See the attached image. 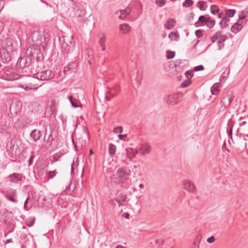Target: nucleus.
<instances>
[{"label": "nucleus", "instance_id": "nucleus-9", "mask_svg": "<svg viewBox=\"0 0 248 248\" xmlns=\"http://www.w3.org/2000/svg\"><path fill=\"white\" fill-rule=\"evenodd\" d=\"M6 198L14 203H17V200L16 199V191L14 189H10L6 191Z\"/></svg>", "mask_w": 248, "mask_h": 248}, {"label": "nucleus", "instance_id": "nucleus-7", "mask_svg": "<svg viewBox=\"0 0 248 248\" xmlns=\"http://www.w3.org/2000/svg\"><path fill=\"white\" fill-rule=\"evenodd\" d=\"M164 101L168 105L174 106L179 102V98L177 94H170L164 98Z\"/></svg>", "mask_w": 248, "mask_h": 248}, {"label": "nucleus", "instance_id": "nucleus-32", "mask_svg": "<svg viewBox=\"0 0 248 248\" xmlns=\"http://www.w3.org/2000/svg\"><path fill=\"white\" fill-rule=\"evenodd\" d=\"M222 34L221 31H217L211 38V41L213 43L216 42L217 40H218Z\"/></svg>", "mask_w": 248, "mask_h": 248}, {"label": "nucleus", "instance_id": "nucleus-56", "mask_svg": "<svg viewBox=\"0 0 248 248\" xmlns=\"http://www.w3.org/2000/svg\"><path fill=\"white\" fill-rule=\"evenodd\" d=\"M194 16V14L193 13H192V12L190 14V16L188 18V20L189 21H191V20H192L193 19Z\"/></svg>", "mask_w": 248, "mask_h": 248}, {"label": "nucleus", "instance_id": "nucleus-22", "mask_svg": "<svg viewBox=\"0 0 248 248\" xmlns=\"http://www.w3.org/2000/svg\"><path fill=\"white\" fill-rule=\"evenodd\" d=\"M39 51V49H36L34 47H31L27 49L26 54L31 57H34L35 54H38Z\"/></svg>", "mask_w": 248, "mask_h": 248}, {"label": "nucleus", "instance_id": "nucleus-37", "mask_svg": "<svg viewBox=\"0 0 248 248\" xmlns=\"http://www.w3.org/2000/svg\"><path fill=\"white\" fill-rule=\"evenodd\" d=\"M193 4L192 0H185L183 3L182 5L184 7H189Z\"/></svg>", "mask_w": 248, "mask_h": 248}, {"label": "nucleus", "instance_id": "nucleus-47", "mask_svg": "<svg viewBox=\"0 0 248 248\" xmlns=\"http://www.w3.org/2000/svg\"><path fill=\"white\" fill-rule=\"evenodd\" d=\"M68 99L70 101V102H71V104L72 105V106L75 108H77L78 107H79V106L78 105H77L76 103H74L73 101H72V99H73V97L72 96H68Z\"/></svg>", "mask_w": 248, "mask_h": 248}, {"label": "nucleus", "instance_id": "nucleus-42", "mask_svg": "<svg viewBox=\"0 0 248 248\" xmlns=\"http://www.w3.org/2000/svg\"><path fill=\"white\" fill-rule=\"evenodd\" d=\"M191 83V81L189 80H186L182 83L181 87L183 88H186L188 87Z\"/></svg>", "mask_w": 248, "mask_h": 248}, {"label": "nucleus", "instance_id": "nucleus-33", "mask_svg": "<svg viewBox=\"0 0 248 248\" xmlns=\"http://www.w3.org/2000/svg\"><path fill=\"white\" fill-rule=\"evenodd\" d=\"M116 146L110 143L109 144V154L111 155H114L116 152Z\"/></svg>", "mask_w": 248, "mask_h": 248}, {"label": "nucleus", "instance_id": "nucleus-14", "mask_svg": "<svg viewBox=\"0 0 248 248\" xmlns=\"http://www.w3.org/2000/svg\"><path fill=\"white\" fill-rule=\"evenodd\" d=\"M184 188L188 192H194L195 186L194 184L189 180H186L183 182Z\"/></svg>", "mask_w": 248, "mask_h": 248}, {"label": "nucleus", "instance_id": "nucleus-24", "mask_svg": "<svg viewBox=\"0 0 248 248\" xmlns=\"http://www.w3.org/2000/svg\"><path fill=\"white\" fill-rule=\"evenodd\" d=\"M119 29L121 31H123L124 33H126L130 31V27L128 24L124 23L120 25Z\"/></svg>", "mask_w": 248, "mask_h": 248}, {"label": "nucleus", "instance_id": "nucleus-36", "mask_svg": "<svg viewBox=\"0 0 248 248\" xmlns=\"http://www.w3.org/2000/svg\"><path fill=\"white\" fill-rule=\"evenodd\" d=\"M169 37L172 40L177 41L179 36L177 33L171 32L169 35Z\"/></svg>", "mask_w": 248, "mask_h": 248}, {"label": "nucleus", "instance_id": "nucleus-51", "mask_svg": "<svg viewBox=\"0 0 248 248\" xmlns=\"http://www.w3.org/2000/svg\"><path fill=\"white\" fill-rule=\"evenodd\" d=\"M106 94L111 97H114L116 95V93H114L111 90L107 91L106 92Z\"/></svg>", "mask_w": 248, "mask_h": 248}, {"label": "nucleus", "instance_id": "nucleus-23", "mask_svg": "<svg viewBox=\"0 0 248 248\" xmlns=\"http://www.w3.org/2000/svg\"><path fill=\"white\" fill-rule=\"evenodd\" d=\"M201 239L202 236L201 235H198L197 236L190 248H199V244Z\"/></svg>", "mask_w": 248, "mask_h": 248}, {"label": "nucleus", "instance_id": "nucleus-54", "mask_svg": "<svg viewBox=\"0 0 248 248\" xmlns=\"http://www.w3.org/2000/svg\"><path fill=\"white\" fill-rule=\"evenodd\" d=\"M29 199H30V197H29V196H28V198L25 200V202H24V208L26 210H28V209L27 208V204H28V200H29Z\"/></svg>", "mask_w": 248, "mask_h": 248}, {"label": "nucleus", "instance_id": "nucleus-26", "mask_svg": "<svg viewBox=\"0 0 248 248\" xmlns=\"http://www.w3.org/2000/svg\"><path fill=\"white\" fill-rule=\"evenodd\" d=\"M175 24V20L174 19L171 18L168 19L165 25V27L168 30L171 29Z\"/></svg>", "mask_w": 248, "mask_h": 248}, {"label": "nucleus", "instance_id": "nucleus-63", "mask_svg": "<svg viewBox=\"0 0 248 248\" xmlns=\"http://www.w3.org/2000/svg\"><path fill=\"white\" fill-rule=\"evenodd\" d=\"M224 14L223 13H220L218 15V17L219 18H222L223 16H224Z\"/></svg>", "mask_w": 248, "mask_h": 248}, {"label": "nucleus", "instance_id": "nucleus-38", "mask_svg": "<svg viewBox=\"0 0 248 248\" xmlns=\"http://www.w3.org/2000/svg\"><path fill=\"white\" fill-rule=\"evenodd\" d=\"M210 18L208 19V21L206 23V26L210 29L214 27L216 24V21L215 20H210Z\"/></svg>", "mask_w": 248, "mask_h": 248}, {"label": "nucleus", "instance_id": "nucleus-4", "mask_svg": "<svg viewBox=\"0 0 248 248\" xmlns=\"http://www.w3.org/2000/svg\"><path fill=\"white\" fill-rule=\"evenodd\" d=\"M2 78L8 81H14L20 78L19 75L14 69H6L2 75Z\"/></svg>", "mask_w": 248, "mask_h": 248}, {"label": "nucleus", "instance_id": "nucleus-35", "mask_svg": "<svg viewBox=\"0 0 248 248\" xmlns=\"http://www.w3.org/2000/svg\"><path fill=\"white\" fill-rule=\"evenodd\" d=\"M127 199V197L125 195H122L120 196H118L115 200L116 202L119 204H121L122 202H125Z\"/></svg>", "mask_w": 248, "mask_h": 248}, {"label": "nucleus", "instance_id": "nucleus-52", "mask_svg": "<svg viewBox=\"0 0 248 248\" xmlns=\"http://www.w3.org/2000/svg\"><path fill=\"white\" fill-rule=\"evenodd\" d=\"M215 240V238L214 236H211L207 238V241L209 243H213Z\"/></svg>", "mask_w": 248, "mask_h": 248}, {"label": "nucleus", "instance_id": "nucleus-61", "mask_svg": "<svg viewBox=\"0 0 248 248\" xmlns=\"http://www.w3.org/2000/svg\"><path fill=\"white\" fill-rule=\"evenodd\" d=\"M133 155L134 157L138 153V151L137 150H134L132 151Z\"/></svg>", "mask_w": 248, "mask_h": 248}, {"label": "nucleus", "instance_id": "nucleus-29", "mask_svg": "<svg viewBox=\"0 0 248 248\" xmlns=\"http://www.w3.org/2000/svg\"><path fill=\"white\" fill-rule=\"evenodd\" d=\"M197 6L201 10L204 11L207 7V5L206 2L204 1H200L197 3Z\"/></svg>", "mask_w": 248, "mask_h": 248}, {"label": "nucleus", "instance_id": "nucleus-10", "mask_svg": "<svg viewBox=\"0 0 248 248\" xmlns=\"http://www.w3.org/2000/svg\"><path fill=\"white\" fill-rule=\"evenodd\" d=\"M75 46V44L72 42H70V44L63 42L61 45V49L63 53L68 54L74 50Z\"/></svg>", "mask_w": 248, "mask_h": 248}, {"label": "nucleus", "instance_id": "nucleus-27", "mask_svg": "<svg viewBox=\"0 0 248 248\" xmlns=\"http://www.w3.org/2000/svg\"><path fill=\"white\" fill-rule=\"evenodd\" d=\"M227 39V37L226 35H222L220 37V38H219V39H218V41L217 42V45H218V49L219 50L221 49L222 48H223L224 47V45L222 43L224 42H225Z\"/></svg>", "mask_w": 248, "mask_h": 248}, {"label": "nucleus", "instance_id": "nucleus-6", "mask_svg": "<svg viewBox=\"0 0 248 248\" xmlns=\"http://www.w3.org/2000/svg\"><path fill=\"white\" fill-rule=\"evenodd\" d=\"M11 60V58L8 50L5 48H0V61L3 63H7Z\"/></svg>", "mask_w": 248, "mask_h": 248}, {"label": "nucleus", "instance_id": "nucleus-3", "mask_svg": "<svg viewBox=\"0 0 248 248\" xmlns=\"http://www.w3.org/2000/svg\"><path fill=\"white\" fill-rule=\"evenodd\" d=\"M54 74L50 70L44 69L41 72L38 71L35 75L36 78L41 80H48L52 78Z\"/></svg>", "mask_w": 248, "mask_h": 248}, {"label": "nucleus", "instance_id": "nucleus-40", "mask_svg": "<svg viewBox=\"0 0 248 248\" xmlns=\"http://www.w3.org/2000/svg\"><path fill=\"white\" fill-rule=\"evenodd\" d=\"M175 52L172 51H167V57L168 59H171L174 57L175 56Z\"/></svg>", "mask_w": 248, "mask_h": 248}, {"label": "nucleus", "instance_id": "nucleus-59", "mask_svg": "<svg viewBox=\"0 0 248 248\" xmlns=\"http://www.w3.org/2000/svg\"><path fill=\"white\" fill-rule=\"evenodd\" d=\"M33 223H34V219H33L32 221H31L30 222H27L26 224H27V225L29 227H31L33 225Z\"/></svg>", "mask_w": 248, "mask_h": 248}, {"label": "nucleus", "instance_id": "nucleus-58", "mask_svg": "<svg viewBox=\"0 0 248 248\" xmlns=\"http://www.w3.org/2000/svg\"><path fill=\"white\" fill-rule=\"evenodd\" d=\"M156 243L159 245H162L164 243V241L162 239H157L156 240Z\"/></svg>", "mask_w": 248, "mask_h": 248}, {"label": "nucleus", "instance_id": "nucleus-43", "mask_svg": "<svg viewBox=\"0 0 248 248\" xmlns=\"http://www.w3.org/2000/svg\"><path fill=\"white\" fill-rule=\"evenodd\" d=\"M156 4L162 7L166 3V0H155Z\"/></svg>", "mask_w": 248, "mask_h": 248}, {"label": "nucleus", "instance_id": "nucleus-5", "mask_svg": "<svg viewBox=\"0 0 248 248\" xmlns=\"http://www.w3.org/2000/svg\"><path fill=\"white\" fill-rule=\"evenodd\" d=\"M31 59L30 57L23 56L20 57L17 62L16 67L19 68H23L30 65Z\"/></svg>", "mask_w": 248, "mask_h": 248}, {"label": "nucleus", "instance_id": "nucleus-41", "mask_svg": "<svg viewBox=\"0 0 248 248\" xmlns=\"http://www.w3.org/2000/svg\"><path fill=\"white\" fill-rule=\"evenodd\" d=\"M235 13V10L233 9H229L226 11V15L230 17L234 16Z\"/></svg>", "mask_w": 248, "mask_h": 248}, {"label": "nucleus", "instance_id": "nucleus-55", "mask_svg": "<svg viewBox=\"0 0 248 248\" xmlns=\"http://www.w3.org/2000/svg\"><path fill=\"white\" fill-rule=\"evenodd\" d=\"M4 6V2L2 0H0V13L3 9Z\"/></svg>", "mask_w": 248, "mask_h": 248}, {"label": "nucleus", "instance_id": "nucleus-15", "mask_svg": "<svg viewBox=\"0 0 248 248\" xmlns=\"http://www.w3.org/2000/svg\"><path fill=\"white\" fill-rule=\"evenodd\" d=\"M140 153L142 155H145L150 153L151 147L148 143L142 144L140 148Z\"/></svg>", "mask_w": 248, "mask_h": 248}, {"label": "nucleus", "instance_id": "nucleus-28", "mask_svg": "<svg viewBox=\"0 0 248 248\" xmlns=\"http://www.w3.org/2000/svg\"><path fill=\"white\" fill-rule=\"evenodd\" d=\"M219 84L217 83H215L211 88V92L213 95L217 94L219 92Z\"/></svg>", "mask_w": 248, "mask_h": 248}, {"label": "nucleus", "instance_id": "nucleus-25", "mask_svg": "<svg viewBox=\"0 0 248 248\" xmlns=\"http://www.w3.org/2000/svg\"><path fill=\"white\" fill-rule=\"evenodd\" d=\"M76 15H77V20L81 23L84 21V16L85 15V12L81 10H77Z\"/></svg>", "mask_w": 248, "mask_h": 248}, {"label": "nucleus", "instance_id": "nucleus-39", "mask_svg": "<svg viewBox=\"0 0 248 248\" xmlns=\"http://www.w3.org/2000/svg\"><path fill=\"white\" fill-rule=\"evenodd\" d=\"M56 174L57 171L56 170L49 171L46 173V176H47L49 179H52L54 177L56 176Z\"/></svg>", "mask_w": 248, "mask_h": 248}, {"label": "nucleus", "instance_id": "nucleus-13", "mask_svg": "<svg viewBox=\"0 0 248 248\" xmlns=\"http://www.w3.org/2000/svg\"><path fill=\"white\" fill-rule=\"evenodd\" d=\"M209 18H210V17L208 15L200 16L198 21L195 22V26L198 27L206 25Z\"/></svg>", "mask_w": 248, "mask_h": 248}, {"label": "nucleus", "instance_id": "nucleus-21", "mask_svg": "<svg viewBox=\"0 0 248 248\" xmlns=\"http://www.w3.org/2000/svg\"><path fill=\"white\" fill-rule=\"evenodd\" d=\"M41 136V133L40 130L34 129L31 133V137L32 138L34 141L38 140Z\"/></svg>", "mask_w": 248, "mask_h": 248}, {"label": "nucleus", "instance_id": "nucleus-8", "mask_svg": "<svg viewBox=\"0 0 248 248\" xmlns=\"http://www.w3.org/2000/svg\"><path fill=\"white\" fill-rule=\"evenodd\" d=\"M233 98L232 96L229 95L223 97L220 101L221 107L220 109H222V110L223 111L226 108H229L233 100Z\"/></svg>", "mask_w": 248, "mask_h": 248}, {"label": "nucleus", "instance_id": "nucleus-64", "mask_svg": "<svg viewBox=\"0 0 248 248\" xmlns=\"http://www.w3.org/2000/svg\"><path fill=\"white\" fill-rule=\"evenodd\" d=\"M21 248H28L27 245L26 244H23L21 245Z\"/></svg>", "mask_w": 248, "mask_h": 248}, {"label": "nucleus", "instance_id": "nucleus-45", "mask_svg": "<svg viewBox=\"0 0 248 248\" xmlns=\"http://www.w3.org/2000/svg\"><path fill=\"white\" fill-rule=\"evenodd\" d=\"M110 90L114 93L116 95L120 91L119 87L118 86H115L112 87Z\"/></svg>", "mask_w": 248, "mask_h": 248}, {"label": "nucleus", "instance_id": "nucleus-50", "mask_svg": "<svg viewBox=\"0 0 248 248\" xmlns=\"http://www.w3.org/2000/svg\"><path fill=\"white\" fill-rule=\"evenodd\" d=\"M195 35L197 37L200 38L202 36V32L200 30H197L195 31Z\"/></svg>", "mask_w": 248, "mask_h": 248}, {"label": "nucleus", "instance_id": "nucleus-16", "mask_svg": "<svg viewBox=\"0 0 248 248\" xmlns=\"http://www.w3.org/2000/svg\"><path fill=\"white\" fill-rule=\"evenodd\" d=\"M15 143V140H11L6 145L7 150L11 152L12 154H16V151L17 149V145Z\"/></svg>", "mask_w": 248, "mask_h": 248}, {"label": "nucleus", "instance_id": "nucleus-62", "mask_svg": "<svg viewBox=\"0 0 248 248\" xmlns=\"http://www.w3.org/2000/svg\"><path fill=\"white\" fill-rule=\"evenodd\" d=\"M3 29V23L1 22H0V33L1 32Z\"/></svg>", "mask_w": 248, "mask_h": 248}, {"label": "nucleus", "instance_id": "nucleus-48", "mask_svg": "<svg viewBox=\"0 0 248 248\" xmlns=\"http://www.w3.org/2000/svg\"><path fill=\"white\" fill-rule=\"evenodd\" d=\"M219 24L220 25L221 28L222 29L226 28L229 26V24L227 23L226 22H223V21H220Z\"/></svg>", "mask_w": 248, "mask_h": 248}, {"label": "nucleus", "instance_id": "nucleus-34", "mask_svg": "<svg viewBox=\"0 0 248 248\" xmlns=\"http://www.w3.org/2000/svg\"><path fill=\"white\" fill-rule=\"evenodd\" d=\"M211 13L213 15H216L219 13V9L216 5H213L210 7Z\"/></svg>", "mask_w": 248, "mask_h": 248}, {"label": "nucleus", "instance_id": "nucleus-11", "mask_svg": "<svg viewBox=\"0 0 248 248\" xmlns=\"http://www.w3.org/2000/svg\"><path fill=\"white\" fill-rule=\"evenodd\" d=\"M8 178L10 183L16 184L22 180L23 174L19 173H13L10 174Z\"/></svg>", "mask_w": 248, "mask_h": 248}, {"label": "nucleus", "instance_id": "nucleus-31", "mask_svg": "<svg viewBox=\"0 0 248 248\" xmlns=\"http://www.w3.org/2000/svg\"><path fill=\"white\" fill-rule=\"evenodd\" d=\"M7 50L8 51L15 52L16 50V48L14 46L13 44L11 42L9 41L7 43Z\"/></svg>", "mask_w": 248, "mask_h": 248}, {"label": "nucleus", "instance_id": "nucleus-49", "mask_svg": "<svg viewBox=\"0 0 248 248\" xmlns=\"http://www.w3.org/2000/svg\"><path fill=\"white\" fill-rule=\"evenodd\" d=\"M204 70V66L202 65H200L194 67L195 71H202Z\"/></svg>", "mask_w": 248, "mask_h": 248}, {"label": "nucleus", "instance_id": "nucleus-53", "mask_svg": "<svg viewBox=\"0 0 248 248\" xmlns=\"http://www.w3.org/2000/svg\"><path fill=\"white\" fill-rule=\"evenodd\" d=\"M127 135L126 134H120L118 136L119 139L121 140H124V139L126 137Z\"/></svg>", "mask_w": 248, "mask_h": 248}, {"label": "nucleus", "instance_id": "nucleus-44", "mask_svg": "<svg viewBox=\"0 0 248 248\" xmlns=\"http://www.w3.org/2000/svg\"><path fill=\"white\" fill-rule=\"evenodd\" d=\"M185 75L188 79L190 80V79L193 76V73H192L191 71H187L185 73Z\"/></svg>", "mask_w": 248, "mask_h": 248}, {"label": "nucleus", "instance_id": "nucleus-57", "mask_svg": "<svg viewBox=\"0 0 248 248\" xmlns=\"http://www.w3.org/2000/svg\"><path fill=\"white\" fill-rule=\"evenodd\" d=\"M34 156H31L30 158V159L28 160L29 164V165H31V164L32 163L33 159Z\"/></svg>", "mask_w": 248, "mask_h": 248}, {"label": "nucleus", "instance_id": "nucleus-17", "mask_svg": "<svg viewBox=\"0 0 248 248\" xmlns=\"http://www.w3.org/2000/svg\"><path fill=\"white\" fill-rule=\"evenodd\" d=\"M42 33L41 32L38 31H35L32 32L31 38L32 41L35 43L37 42H42Z\"/></svg>", "mask_w": 248, "mask_h": 248}, {"label": "nucleus", "instance_id": "nucleus-1", "mask_svg": "<svg viewBox=\"0 0 248 248\" xmlns=\"http://www.w3.org/2000/svg\"><path fill=\"white\" fill-rule=\"evenodd\" d=\"M131 171L129 170L125 167H121L113 174V178L118 184L123 185L128 180Z\"/></svg>", "mask_w": 248, "mask_h": 248}, {"label": "nucleus", "instance_id": "nucleus-60", "mask_svg": "<svg viewBox=\"0 0 248 248\" xmlns=\"http://www.w3.org/2000/svg\"><path fill=\"white\" fill-rule=\"evenodd\" d=\"M73 64V62L69 63L68 64V65L67 66V67L64 68V71H65L66 70H67V71L69 70L70 69V66H71Z\"/></svg>", "mask_w": 248, "mask_h": 248}, {"label": "nucleus", "instance_id": "nucleus-2", "mask_svg": "<svg viewBox=\"0 0 248 248\" xmlns=\"http://www.w3.org/2000/svg\"><path fill=\"white\" fill-rule=\"evenodd\" d=\"M22 81L20 83L18 87L24 89L25 91L37 90L39 86L34 83V79L31 77H22L20 78Z\"/></svg>", "mask_w": 248, "mask_h": 248}, {"label": "nucleus", "instance_id": "nucleus-19", "mask_svg": "<svg viewBox=\"0 0 248 248\" xmlns=\"http://www.w3.org/2000/svg\"><path fill=\"white\" fill-rule=\"evenodd\" d=\"M21 108V104L19 102H17L12 104L10 109L11 111H13L16 114H17L20 111Z\"/></svg>", "mask_w": 248, "mask_h": 248}, {"label": "nucleus", "instance_id": "nucleus-18", "mask_svg": "<svg viewBox=\"0 0 248 248\" xmlns=\"http://www.w3.org/2000/svg\"><path fill=\"white\" fill-rule=\"evenodd\" d=\"M131 10L129 8H126L124 10H120L119 12L117 11L115 13V14H120L119 16V18L120 19H124L125 17H126L130 13Z\"/></svg>", "mask_w": 248, "mask_h": 248}, {"label": "nucleus", "instance_id": "nucleus-20", "mask_svg": "<svg viewBox=\"0 0 248 248\" xmlns=\"http://www.w3.org/2000/svg\"><path fill=\"white\" fill-rule=\"evenodd\" d=\"M234 124V122L232 119L229 120L227 124V132L229 137L231 139H232V128Z\"/></svg>", "mask_w": 248, "mask_h": 248}, {"label": "nucleus", "instance_id": "nucleus-12", "mask_svg": "<svg viewBox=\"0 0 248 248\" xmlns=\"http://www.w3.org/2000/svg\"><path fill=\"white\" fill-rule=\"evenodd\" d=\"M245 16H242L239 17V19L238 20V22L235 23L232 26L231 28L232 32L236 34L241 30L243 28L242 26L241 25V23L242 22H241L240 20L245 19Z\"/></svg>", "mask_w": 248, "mask_h": 248}, {"label": "nucleus", "instance_id": "nucleus-30", "mask_svg": "<svg viewBox=\"0 0 248 248\" xmlns=\"http://www.w3.org/2000/svg\"><path fill=\"white\" fill-rule=\"evenodd\" d=\"M105 42H106V36H103L102 37H101L99 40V44L101 47L102 50L105 51L106 49L105 47Z\"/></svg>", "mask_w": 248, "mask_h": 248}, {"label": "nucleus", "instance_id": "nucleus-46", "mask_svg": "<svg viewBox=\"0 0 248 248\" xmlns=\"http://www.w3.org/2000/svg\"><path fill=\"white\" fill-rule=\"evenodd\" d=\"M123 127L122 126H118L115 127L114 130L113 132L115 133H122L123 132Z\"/></svg>", "mask_w": 248, "mask_h": 248}]
</instances>
